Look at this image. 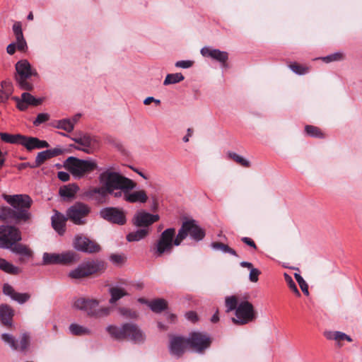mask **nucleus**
<instances>
[{
	"instance_id": "16",
	"label": "nucleus",
	"mask_w": 362,
	"mask_h": 362,
	"mask_svg": "<svg viewBox=\"0 0 362 362\" xmlns=\"http://www.w3.org/2000/svg\"><path fill=\"white\" fill-rule=\"evenodd\" d=\"M1 339L13 350L25 351L30 346V336L26 333L21 335L19 341L11 334L6 333L1 334Z\"/></svg>"
},
{
	"instance_id": "52",
	"label": "nucleus",
	"mask_w": 362,
	"mask_h": 362,
	"mask_svg": "<svg viewBox=\"0 0 362 362\" xmlns=\"http://www.w3.org/2000/svg\"><path fill=\"white\" fill-rule=\"evenodd\" d=\"M132 189H117L113 191L112 193H109V194L112 195L115 198H121L122 197L125 201V194L127 193L128 191H132Z\"/></svg>"
},
{
	"instance_id": "25",
	"label": "nucleus",
	"mask_w": 362,
	"mask_h": 362,
	"mask_svg": "<svg viewBox=\"0 0 362 362\" xmlns=\"http://www.w3.org/2000/svg\"><path fill=\"white\" fill-rule=\"evenodd\" d=\"M12 29L17 42L18 49L24 51L27 47V43L23 37L21 22L16 21L13 25Z\"/></svg>"
},
{
	"instance_id": "56",
	"label": "nucleus",
	"mask_w": 362,
	"mask_h": 362,
	"mask_svg": "<svg viewBox=\"0 0 362 362\" xmlns=\"http://www.w3.org/2000/svg\"><path fill=\"white\" fill-rule=\"evenodd\" d=\"M110 260L113 263L119 264L123 263L124 258L122 255L114 254L110 256Z\"/></svg>"
},
{
	"instance_id": "48",
	"label": "nucleus",
	"mask_w": 362,
	"mask_h": 362,
	"mask_svg": "<svg viewBox=\"0 0 362 362\" xmlns=\"http://www.w3.org/2000/svg\"><path fill=\"white\" fill-rule=\"evenodd\" d=\"M30 297V296L28 293L16 292L12 299L22 304L28 301Z\"/></svg>"
},
{
	"instance_id": "12",
	"label": "nucleus",
	"mask_w": 362,
	"mask_h": 362,
	"mask_svg": "<svg viewBox=\"0 0 362 362\" xmlns=\"http://www.w3.org/2000/svg\"><path fill=\"white\" fill-rule=\"evenodd\" d=\"M187 341L189 347L197 353H203L211 344L210 337L206 333L199 332H191Z\"/></svg>"
},
{
	"instance_id": "62",
	"label": "nucleus",
	"mask_w": 362,
	"mask_h": 362,
	"mask_svg": "<svg viewBox=\"0 0 362 362\" xmlns=\"http://www.w3.org/2000/svg\"><path fill=\"white\" fill-rule=\"evenodd\" d=\"M336 334H337V331L336 332H326L325 333V336L326 337V338L327 339H334V340H335Z\"/></svg>"
},
{
	"instance_id": "5",
	"label": "nucleus",
	"mask_w": 362,
	"mask_h": 362,
	"mask_svg": "<svg viewBox=\"0 0 362 362\" xmlns=\"http://www.w3.org/2000/svg\"><path fill=\"white\" fill-rule=\"evenodd\" d=\"M175 229L169 228L163 231L151 250L156 257H162L164 254H170L173 246L176 245Z\"/></svg>"
},
{
	"instance_id": "35",
	"label": "nucleus",
	"mask_w": 362,
	"mask_h": 362,
	"mask_svg": "<svg viewBox=\"0 0 362 362\" xmlns=\"http://www.w3.org/2000/svg\"><path fill=\"white\" fill-rule=\"evenodd\" d=\"M109 194L106 187L101 185L100 187H94L88 192V195L95 198L97 200L105 199Z\"/></svg>"
},
{
	"instance_id": "42",
	"label": "nucleus",
	"mask_w": 362,
	"mask_h": 362,
	"mask_svg": "<svg viewBox=\"0 0 362 362\" xmlns=\"http://www.w3.org/2000/svg\"><path fill=\"white\" fill-rule=\"evenodd\" d=\"M69 276L71 279H81V278L88 276L87 273H86V270L84 269L83 264H81L80 265L78 266L77 268L69 272Z\"/></svg>"
},
{
	"instance_id": "54",
	"label": "nucleus",
	"mask_w": 362,
	"mask_h": 362,
	"mask_svg": "<svg viewBox=\"0 0 362 362\" xmlns=\"http://www.w3.org/2000/svg\"><path fill=\"white\" fill-rule=\"evenodd\" d=\"M335 340L338 341H343V340H346L348 341H352V339L349 336H348L345 333L338 332V331H337Z\"/></svg>"
},
{
	"instance_id": "53",
	"label": "nucleus",
	"mask_w": 362,
	"mask_h": 362,
	"mask_svg": "<svg viewBox=\"0 0 362 362\" xmlns=\"http://www.w3.org/2000/svg\"><path fill=\"white\" fill-rule=\"evenodd\" d=\"M260 274V271L256 268L250 269L249 279L252 282H257L258 281V276Z\"/></svg>"
},
{
	"instance_id": "58",
	"label": "nucleus",
	"mask_w": 362,
	"mask_h": 362,
	"mask_svg": "<svg viewBox=\"0 0 362 362\" xmlns=\"http://www.w3.org/2000/svg\"><path fill=\"white\" fill-rule=\"evenodd\" d=\"M120 313L123 315H127L132 318L136 317V316H137L136 312L132 311L131 310L126 309V308L120 309Z\"/></svg>"
},
{
	"instance_id": "11",
	"label": "nucleus",
	"mask_w": 362,
	"mask_h": 362,
	"mask_svg": "<svg viewBox=\"0 0 362 362\" xmlns=\"http://www.w3.org/2000/svg\"><path fill=\"white\" fill-rule=\"evenodd\" d=\"M21 240V232L18 228L13 226H0V248L11 247Z\"/></svg>"
},
{
	"instance_id": "31",
	"label": "nucleus",
	"mask_w": 362,
	"mask_h": 362,
	"mask_svg": "<svg viewBox=\"0 0 362 362\" xmlns=\"http://www.w3.org/2000/svg\"><path fill=\"white\" fill-rule=\"evenodd\" d=\"M150 309L156 313H160L168 308V302L163 298H157L148 303Z\"/></svg>"
},
{
	"instance_id": "10",
	"label": "nucleus",
	"mask_w": 362,
	"mask_h": 362,
	"mask_svg": "<svg viewBox=\"0 0 362 362\" xmlns=\"http://www.w3.org/2000/svg\"><path fill=\"white\" fill-rule=\"evenodd\" d=\"M91 208L86 204L77 202L66 211V216L75 225L82 226L87 223V217Z\"/></svg>"
},
{
	"instance_id": "32",
	"label": "nucleus",
	"mask_w": 362,
	"mask_h": 362,
	"mask_svg": "<svg viewBox=\"0 0 362 362\" xmlns=\"http://www.w3.org/2000/svg\"><path fill=\"white\" fill-rule=\"evenodd\" d=\"M54 128L64 130L66 132H71L74 130L73 122L70 119H63L55 120L52 123Z\"/></svg>"
},
{
	"instance_id": "60",
	"label": "nucleus",
	"mask_w": 362,
	"mask_h": 362,
	"mask_svg": "<svg viewBox=\"0 0 362 362\" xmlns=\"http://www.w3.org/2000/svg\"><path fill=\"white\" fill-rule=\"evenodd\" d=\"M16 48H18L17 42H12L7 46L6 52L8 54L12 55L16 52Z\"/></svg>"
},
{
	"instance_id": "14",
	"label": "nucleus",
	"mask_w": 362,
	"mask_h": 362,
	"mask_svg": "<svg viewBox=\"0 0 362 362\" xmlns=\"http://www.w3.org/2000/svg\"><path fill=\"white\" fill-rule=\"evenodd\" d=\"M76 254L69 251L62 254L48 253L43 254V264H69L76 261Z\"/></svg>"
},
{
	"instance_id": "63",
	"label": "nucleus",
	"mask_w": 362,
	"mask_h": 362,
	"mask_svg": "<svg viewBox=\"0 0 362 362\" xmlns=\"http://www.w3.org/2000/svg\"><path fill=\"white\" fill-rule=\"evenodd\" d=\"M193 133V130L191 128L187 129V135L183 137V141L187 142L189 141V138L192 136Z\"/></svg>"
},
{
	"instance_id": "13",
	"label": "nucleus",
	"mask_w": 362,
	"mask_h": 362,
	"mask_svg": "<svg viewBox=\"0 0 362 362\" xmlns=\"http://www.w3.org/2000/svg\"><path fill=\"white\" fill-rule=\"evenodd\" d=\"M99 215L104 220L113 224L123 226L127 222L124 211L117 207H105L100 209Z\"/></svg>"
},
{
	"instance_id": "6",
	"label": "nucleus",
	"mask_w": 362,
	"mask_h": 362,
	"mask_svg": "<svg viewBox=\"0 0 362 362\" xmlns=\"http://www.w3.org/2000/svg\"><path fill=\"white\" fill-rule=\"evenodd\" d=\"M16 70L17 75L16 80L19 87L22 90H31L33 88V84L29 81L31 76H37V73L35 69H33L28 60H20L16 64Z\"/></svg>"
},
{
	"instance_id": "18",
	"label": "nucleus",
	"mask_w": 362,
	"mask_h": 362,
	"mask_svg": "<svg viewBox=\"0 0 362 362\" xmlns=\"http://www.w3.org/2000/svg\"><path fill=\"white\" fill-rule=\"evenodd\" d=\"M189 346L187 338L181 336L172 335L170 337L169 351L172 356L180 358Z\"/></svg>"
},
{
	"instance_id": "1",
	"label": "nucleus",
	"mask_w": 362,
	"mask_h": 362,
	"mask_svg": "<svg viewBox=\"0 0 362 362\" xmlns=\"http://www.w3.org/2000/svg\"><path fill=\"white\" fill-rule=\"evenodd\" d=\"M3 198L11 207L4 206L0 209V220L18 224L28 222L31 219L30 209L33 200L29 195L4 194Z\"/></svg>"
},
{
	"instance_id": "61",
	"label": "nucleus",
	"mask_w": 362,
	"mask_h": 362,
	"mask_svg": "<svg viewBox=\"0 0 362 362\" xmlns=\"http://www.w3.org/2000/svg\"><path fill=\"white\" fill-rule=\"evenodd\" d=\"M49 146V145L46 141L40 140L37 138V149L48 148Z\"/></svg>"
},
{
	"instance_id": "64",
	"label": "nucleus",
	"mask_w": 362,
	"mask_h": 362,
	"mask_svg": "<svg viewBox=\"0 0 362 362\" xmlns=\"http://www.w3.org/2000/svg\"><path fill=\"white\" fill-rule=\"evenodd\" d=\"M240 266L242 267H246V268H248L250 269H252L253 268L252 264L250 263V262H240Z\"/></svg>"
},
{
	"instance_id": "21",
	"label": "nucleus",
	"mask_w": 362,
	"mask_h": 362,
	"mask_svg": "<svg viewBox=\"0 0 362 362\" xmlns=\"http://www.w3.org/2000/svg\"><path fill=\"white\" fill-rule=\"evenodd\" d=\"M201 54L204 57H211L213 59L218 61L222 64L223 66H226V62L228 59V54L227 52L205 47L201 49Z\"/></svg>"
},
{
	"instance_id": "36",
	"label": "nucleus",
	"mask_w": 362,
	"mask_h": 362,
	"mask_svg": "<svg viewBox=\"0 0 362 362\" xmlns=\"http://www.w3.org/2000/svg\"><path fill=\"white\" fill-rule=\"evenodd\" d=\"M69 331L75 336L90 335L91 334V331L89 329L76 323L70 325Z\"/></svg>"
},
{
	"instance_id": "20",
	"label": "nucleus",
	"mask_w": 362,
	"mask_h": 362,
	"mask_svg": "<svg viewBox=\"0 0 362 362\" xmlns=\"http://www.w3.org/2000/svg\"><path fill=\"white\" fill-rule=\"evenodd\" d=\"M14 100L17 103V107L21 111H25L28 109L29 105L37 106L41 104L42 100L41 98H36L29 93H23L21 98H15Z\"/></svg>"
},
{
	"instance_id": "37",
	"label": "nucleus",
	"mask_w": 362,
	"mask_h": 362,
	"mask_svg": "<svg viewBox=\"0 0 362 362\" xmlns=\"http://www.w3.org/2000/svg\"><path fill=\"white\" fill-rule=\"evenodd\" d=\"M21 145L23 146L28 151H30L37 149V138L33 136H26L23 135Z\"/></svg>"
},
{
	"instance_id": "45",
	"label": "nucleus",
	"mask_w": 362,
	"mask_h": 362,
	"mask_svg": "<svg viewBox=\"0 0 362 362\" xmlns=\"http://www.w3.org/2000/svg\"><path fill=\"white\" fill-rule=\"evenodd\" d=\"M344 59V54L341 52H335L322 58L325 63L341 61Z\"/></svg>"
},
{
	"instance_id": "27",
	"label": "nucleus",
	"mask_w": 362,
	"mask_h": 362,
	"mask_svg": "<svg viewBox=\"0 0 362 362\" xmlns=\"http://www.w3.org/2000/svg\"><path fill=\"white\" fill-rule=\"evenodd\" d=\"M13 317V310L9 305L6 304L0 305V321L4 326L9 327L12 325Z\"/></svg>"
},
{
	"instance_id": "47",
	"label": "nucleus",
	"mask_w": 362,
	"mask_h": 362,
	"mask_svg": "<svg viewBox=\"0 0 362 362\" xmlns=\"http://www.w3.org/2000/svg\"><path fill=\"white\" fill-rule=\"evenodd\" d=\"M284 278H285V281L288 284V286L289 288L293 293H295L298 296H300V292H299V291H298V289L297 288V286H296V283L292 279L291 276L285 273L284 274Z\"/></svg>"
},
{
	"instance_id": "26",
	"label": "nucleus",
	"mask_w": 362,
	"mask_h": 362,
	"mask_svg": "<svg viewBox=\"0 0 362 362\" xmlns=\"http://www.w3.org/2000/svg\"><path fill=\"white\" fill-rule=\"evenodd\" d=\"M87 273V276L92 275L105 269V262L102 260H92L82 263Z\"/></svg>"
},
{
	"instance_id": "59",
	"label": "nucleus",
	"mask_w": 362,
	"mask_h": 362,
	"mask_svg": "<svg viewBox=\"0 0 362 362\" xmlns=\"http://www.w3.org/2000/svg\"><path fill=\"white\" fill-rule=\"evenodd\" d=\"M57 177L58 178L63 181V182H66L69 180L70 178V175L68 173L66 172H64V171H59L58 172V174H57Z\"/></svg>"
},
{
	"instance_id": "34",
	"label": "nucleus",
	"mask_w": 362,
	"mask_h": 362,
	"mask_svg": "<svg viewBox=\"0 0 362 362\" xmlns=\"http://www.w3.org/2000/svg\"><path fill=\"white\" fill-rule=\"evenodd\" d=\"M0 269L9 274H18L21 270L18 267L0 257Z\"/></svg>"
},
{
	"instance_id": "55",
	"label": "nucleus",
	"mask_w": 362,
	"mask_h": 362,
	"mask_svg": "<svg viewBox=\"0 0 362 362\" xmlns=\"http://www.w3.org/2000/svg\"><path fill=\"white\" fill-rule=\"evenodd\" d=\"M241 241L243 243H244L245 244L247 245L248 246L251 247L254 250H257V247L255 243L250 238L243 237V238H241Z\"/></svg>"
},
{
	"instance_id": "51",
	"label": "nucleus",
	"mask_w": 362,
	"mask_h": 362,
	"mask_svg": "<svg viewBox=\"0 0 362 362\" xmlns=\"http://www.w3.org/2000/svg\"><path fill=\"white\" fill-rule=\"evenodd\" d=\"M193 65V62L190 60H181L175 63V66L182 69H188Z\"/></svg>"
},
{
	"instance_id": "30",
	"label": "nucleus",
	"mask_w": 362,
	"mask_h": 362,
	"mask_svg": "<svg viewBox=\"0 0 362 362\" xmlns=\"http://www.w3.org/2000/svg\"><path fill=\"white\" fill-rule=\"evenodd\" d=\"M149 228H140L131 232L127 235V240L129 242L139 241L145 238L149 233Z\"/></svg>"
},
{
	"instance_id": "17",
	"label": "nucleus",
	"mask_w": 362,
	"mask_h": 362,
	"mask_svg": "<svg viewBox=\"0 0 362 362\" xmlns=\"http://www.w3.org/2000/svg\"><path fill=\"white\" fill-rule=\"evenodd\" d=\"M71 139L78 146L71 144L70 147L86 153H90V148L94 147L96 144V140L93 136L82 132L78 133L74 137H71Z\"/></svg>"
},
{
	"instance_id": "4",
	"label": "nucleus",
	"mask_w": 362,
	"mask_h": 362,
	"mask_svg": "<svg viewBox=\"0 0 362 362\" xmlns=\"http://www.w3.org/2000/svg\"><path fill=\"white\" fill-rule=\"evenodd\" d=\"M106 330L112 338L117 340L128 339L136 343H140L145 339L141 330L133 323H125L121 327L109 325L106 327Z\"/></svg>"
},
{
	"instance_id": "24",
	"label": "nucleus",
	"mask_w": 362,
	"mask_h": 362,
	"mask_svg": "<svg viewBox=\"0 0 362 362\" xmlns=\"http://www.w3.org/2000/svg\"><path fill=\"white\" fill-rule=\"evenodd\" d=\"M52 216V226L53 228L59 234L63 235L66 230V221L69 219L67 216L57 210Z\"/></svg>"
},
{
	"instance_id": "46",
	"label": "nucleus",
	"mask_w": 362,
	"mask_h": 362,
	"mask_svg": "<svg viewBox=\"0 0 362 362\" xmlns=\"http://www.w3.org/2000/svg\"><path fill=\"white\" fill-rule=\"evenodd\" d=\"M294 277H295L296 281L298 283L299 286H300V289L302 290L303 293L308 296L309 294L308 286L307 283L305 282V281L300 276V274H297V273H296L294 274Z\"/></svg>"
},
{
	"instance_id": "29",
	"label": "nucleus",
	"mask_w": 362,
	"mask_h": 362,
	"mask_svg": "<svg viewBox=\"0 0 362 362\" xmlns=\"http://www.w3.org/2000/svg\"><path fill=\"white\" fill-rule=\"evenodd\" d=\"M109 293L110 294V303L115 304L119 299L128 295L127 292L122 288L113 286L109 288Z\"/></svg>"
},
{
	"instance_id": "7",
	"label": "nucleus",
	"mask_w": 362,
	"mask_h": 362,
	"mask_svg": "<svg viewBox=\"0 0 362 362\" xmlns=\"http://www.w3.org/2000/svg\"><path fill=\"white\" fill-rule=\"evenodd\" d=\"M189 235L191 238L199 242L205 237V230L196 223L193 219L187 220L182 223L180 228L176 235V245L179 246L181 243Z\"/></svg>"
},
{
	"instance_id": "33",
	"label": "nucleus",
	"mask_w": 362,
	"mask_h": 362,
	"mask_svg": "<svg viewBox=\"0 0 362 362\" xmlns=\"http://www.w3.org/2000/svg\"><path fill=\"white\" fill-rule=\"evenodd\" d=\"M0 138L4 142L11 144H21V139H23L22 134H11L6 132H0Z\"/></svg>"
},
{
	"instance_id": "49",
	"label": "nucleus",
	"mask_w": 362,
	"mask_h": 362,
	"mask_svg": "<svg viewBox=\"0 0 362 362\" xmlns=\"http://www.w3.org/2000/svg\"><path fill=\"white\" fill-rule=\"evenodd\" d=\"M49 118V115L47 113H40L37 115L36 119L33 121L35 126H39L43 122H47Z\"/></svg>"
},
{
	"instance_id": "22",
	"label": "nucleus",
	"mask_w": 362,
	"mask_h": 362,
	"mask_svg": "<svg viewBox=\"0 0 362 362\" xmlns=\"http://www.w3.org/2000/svg\"><path fill=\"white\" fill-rule=\"evenodd\" d=\"M64 151L61 148H54L39 152L35 158V164L33 167L40 166L45 160L63 154Z\"/></svg>"
},
{
	"instance_id": "23",
	"label": "nucleus",
	"mask_w": 362,
	"mask_h": 362,
	"mask_svg": "<svg viewBox=\"0 0 362 362\" xmlns=\"http://www.w3.org/2000/svg\"><path fill=\"white\" fill-rule=\"evenodd\" d=\"M13 253L20 256L19 262H24L26 259H29L33 256V251L28 246L19 243L18 242L14 243L11 247L8 248Z\"/></svg>"
},
{
	"instance_id": "8",
	"label": "nucleus",
	"mask_w": 362,
	"mask_h": 362,
	"mask_svg": "<svg viewBox=\"0 0 362 362\" xmlns=\"http://www.w3.org/2000/svg\"><path fill=\"white\" fill-rule=\"evenodd\" d=\"M65 167L76 178H81L97 168V163L93 160L69 157L65 161Z\"/></svg>"
},
{
	"instance_id": "38",
	"label": "nucleus",
	"mask_w": 362,
	"mask_h": 362,
	"mask_svg": "<svg viewBox=\"0 0 362 362\" xmlns=\"http://www.w3.org/2000/svg\"><path fill=\"white\" fill-rule=\"evenodd\" d=\"M78 189V186L75 185L64 186L59 189V194L63 197L72 198Z\"/></svg>"
},
{
	"instance_id": "3",
	"label": "nucleus",
	"mask_w": 362,
	"mask_h": 362,
	"mask_svg": "<svg viewBox=\"0 0 362 362\" xmlns=\"http://www.w3.org/2000/svg\"><path fill=\"white\" fill-rule=\"evenodd\" d=\"M98 178L101 185L105 186L109 193L117 189H134L136 187V183L134 180L111 168L101 173Z\"/></svg>"
},
{
	"instance_id": "19",
	"label": "nucleus",
	"mask_w": 362,
	"mask_h": 362,
	"mask_svg": "<svg viewBox=\"0 0 362 362\" xmlns=\"http://www.w3.org/2000/svg\"><path fill=\"white\" fill-rule=\"evenodd\" d=\"M159 219L158 215L151 214L144 211H138L132 218L133 224L136 227L149 228L148 227Z\"/></svg>"
},
{
	"instance_id": "28",
	"label": "nucleus",
	"mask_w": 362,
	"mask_h": 362,
	"mask_svg": "<svg viewBox=\"0 0 362 362\" xmlns=\"http://www.w3.org/2000/svg\"><path fill=\"white\" fill-rule=\"evenodd\" d=\"M148 200V196L143 189L139 191H128L125 194V201L129 203H146Z\"/></svg>"
},
{
	"instance_id": "9",
	"label": "nucleus",
	"mask_w": 362,
	"mask_h": 362,
	"mask_svg": "<svg viewBox=\"0 0 362 362\" xmlns=\"http://www.w3.org/2000/svg\"><path fill=\"white\" fill-rule=\"evenodd\" d=\"M74 307L86 312L87 315L94 317H103L110 313L108 308H98L99 301L95 299L79 298L75 300Z\"/></svg>"
},
{
	"instance_id": "2",
	"label": "nucleus",
	"mask_w": 362,
	"mask_h": 362,
	"mask_svg": "<svg viewBox=\"0 0 362 362\" xmlns=\"http://www.w3.org/2000/svg\"><path fill=\"white\" fill-rule=\"evenodd\" d=\"M226 312L235 311L232 322L236 325H245L255 321L257 312L253 305L247 300H239L235 296H227L225 299Z\"/></svg>"
},
{
	"instance_id": "40",
	"label": "nucleus",
	"mask_w": 362,
	"mask_h": 362,
	"mask_svg": "<svg viewBox=\"0 0 362 362\" xmlns=\"http://www.w3.org/2000/svg\"><path fill=\"white\" fill-rule=\"evenodd\" d=\"M305 132L309 136L315 138H324L325 135L321 129L315 126L306 125L305 127Z\"/></svg>"
},
{
	"instance_id": "44",
	"label": "nucleus",
	"mask_w": 362,
	"mask_h": 362,
	"mask_svg": "<svg viewBox=\"0 0 362 362\" xmlns=\"http://www.w3.org/2000/svg\"><path fill=\"white\" fill-rule=\"evenodd\" d=\"M289 68L292 70V71L298 75L305 74L309 71V68L308 66H303L296 62L291 64L289 65Z\"/></svg>"
},
{
	"instance_id": "43",
	"label": "nucleus",
	"mask_w": 362,
	"mask_h": 362,
	"mask_svg": "<svg viewBox=\"0 0 362 362\" xmlns=\"http://www.w3.org/2000/svg\"><path fill=\"white\" fill-rule=\"evenodd\" d=\"M228 158L233 160L237 163H238L239 165H240L243 167L247 168V167L250 166V161L246 160L245 158L240 156V155L237 154L236 153L230 151L228 153Z\"/></svg>"
},
{
	"instance_id": "39",
	"label": "nucleus",
	"mask_w": 362,
	"mask_h": 362,
	"mask_svg": "<svg viewBox=\"0 0 362 362\" xmlns=\"http://www.w3.org/2000/svg\"><path fill=\"white\" fill-rule=\"evenodd\" d=\"M211 246L214 250H219L224 253H228L231 255L238 257V254L235 252V250L230 247L228 245L223 244L220 242H214L211 244Z\"/></svg>"
},
{
	"instance_id": "41",
	"label": "nucleus",
	"mask_w": 362,
	"mask_h": 362,
	"mask_svg": "<svg viewBox=\"0 0 362 362\" xmlns=\"http://www.w3.org/2000/svg\"><path fill=\"white\" fill-rule=\"evenodd\" d=\"M185 79L184 76L181 73L169 74L166 76L163 85L168 86L179 83Z\"/></svg>"
},
{
	"instance_id": "15",
	"label": "nucleus",
	"mask_w": 362,
	"mask_h": 362,
	"mask_svg": "<svg viewBox=\"0 0 362 362\" xmlns=\"http://www.w3.org/2000/svg\"><path fill=\"white\" fill-rule=\"evenodd\" d=\"M73 245L76 250L88 254L98 253L101 250L97 242L82 235H78L74 238Z\"/></svg>"
},
{
	"instance_id": "50",
	"label": "nucleus",
	"mask_w": 362,
	"mask_h": 362,
	"mask_svg": "<svg viewBox=\"0 0 362 362\" xmlns=\"http://www.w3.org/2000/svg\"><path fill=\"white\" fill-rule=\"evenodd\" d=\"M3 292L5 295L10 296L11 298L14 296L16 291L13 288L8 284H4L3 286Z\"/></svg>"
},
{
	"instance_id": "57",
	"label": "nucleus",
	"mask_w": 362,
	"mask_h": 362,
	"mask_svg": "<svg viewBox=\"0 0 362 362\" xmlns=\"http://www.w3.org/2000/svg\"><path fill=\"white\" fill-rule=\"evenodd\" d=\"M185 317L188 320L192 322H195L198 320L197 314L194 311H189L186 313Z\"/></svg>"
}]
</instances>
